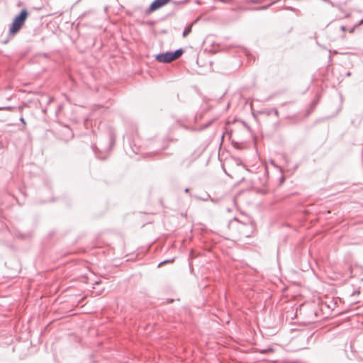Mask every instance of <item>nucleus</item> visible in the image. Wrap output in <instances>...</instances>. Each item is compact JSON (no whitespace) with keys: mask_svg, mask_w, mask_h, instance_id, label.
<instances>
[{"mask_svg":"<svg viewBox=\"0 0 363 363\" xmlns=\"http://www.w3.org/2000/svg\"><path fill=\"white\" fill-rule=\"evenodd\" d=\"M28 16V11L26 9H23L21 13L17 16H16V18L13 19L11 28H9L10 35H13L20 30V29L23 26Z\"/></svg>","mask_w":363,"mask_h":363,"instance_id":"1","label":"nucleus"},{"mask_svg":"<svg viewBox=\"0 0 363 363\" xmlns=\"http://www.w3.org/2000/svg\"><path fill=\"white\" fill-rule=\"evenodd\" d=\"M183 53L182 49H178L174 52H166L156 55L155 59L159 62L169 63L178 59Z\"/></svg>","mask_w":363,"mask_h":363,"instance_id":"2","label":"nucleus"},{"mask_svg":"<svg viewBox=\"0 0 363 363\" xmlns=\"http://www.w3.org/2000/svg\"><path fill=\"white\" fill-rule=\"evenodd\" d=\"M163 6L164 5L161 1L159 0H155L150 6L148 11L153 12Z\"/></svg>","mask_w":363,"mask_h":363,"instance_id":"3","label":"nucleus"},{"mask_svg":"<svg viewBox=\"0 0 363 363\" xmlns=\"http://www.w3.org/2000/svg\"><path fill=\"white\" fill-rule=\"evenodd\" d=\"M191 27H192V26L190 25L184 29L183 34H182L184 38H186L191 32Z\"/></svg>","mask_w":363,"mask_h":363,"instance_id":"4","label":"nucleus"},{"mask_svg":"<svg viewBox=\"0 0 363 363\" xmlns=\"http://www.w3.org/2000/svg\"><path fill=\"white\" fill-rule=\"evenodd\" d=\"M271 112H274V114H275L277 116H278V115H279V112H278V111H277L276 108H273V109L270 110V111L267 113V114H268V115H269V114L271 113Z\"/></svg>","mask_w":363,"mask_h":363,"instance_id":"5","label":"nucleus"},{"mask_svg":"<svg viewBox=\"0 0 363 363\" xmlns=\"http://www.w3.org/2000/svg\"><path fill=\"white\" fill-rule=\"evenodd\" d=\"M160 1H161L163 5H165L167 4L170 0H159Z\"/></svg>","mask_w":363,"mask_h":363,"instance_id":"6","label":"nucleus"},{"mask_svg":"<svg viewBox=\"0 0 363 363\" xmlns=\"http://www.w3.org/2000/svg\"><path fill=\"white\" fill-rule=\"evenodd\" d=\"M20 121H21V122L24 125L26 124V121H25L24 118H22V117L20 118Z\"/></svg>","mask_w":363,"mask_h":363,"instance_id":"7","label":"nucleus"},{"mask_svg":"<svg viewBox=\"0 0 363 363\" xmlns=\"http://www.w3.org/2000/svg\"><path fill=\"white\" fill-rule=\"evenodd\" d=\"M340 29H341V30H342V31H346V30H347V29H346V28H345V26H341V27H340Z\"/></svg>","mask_w":363,"mask_h":363,"instance_id":"8","label":"nucleus"},{"mask_svg":"<svg viewBox=\"0 0 363 363\" xmlns=\"http://www.w3.org/2000/svg\"><path fill=\"white\" fill-rule=\"evenodd\" d=\"M354 30V28H350V29H347V30L349 31L350 33H352Z\"/></svg>","mask_w":363,"mask_h":363,"instance_id":"9","label":"nucleus"},{"mask_svg":"<svg viewBox=\"0 0 363 363\" xmlns=\"http://www.w3.org/2000/svg\"><path fill=\"white\" fill-rule=\"evenodd\" d=\"M12 108V107L9 106V107H6L4 109H7V110H11ZM1 109H4L3 108H0V110Z\"/></svg>","mask_w":363,"mask_h":363,"instance_id":"10","label":"nucleus"},{"mask_svg":"<svg viewBox=\"0 0 363 363\" xmlns=\"http://www.w3.org/2000/svg\"><path fill=\"white\" fill-rule=\"evenodd\" d=\"M167 262V261H164V262H160V263L159 264V267H160V265H162L163 263Z\"/></svg>","mask_w":363,"mask_h":363,"instance_id":"11","label":"nucleus"},{"mask_svg":"<svg viewBox=\"0 0 363 363\" xmlns=\"http://www.w3.org/2000/svg\"><path fill=\"white\" fill-rule=\"evenodd\" d=\"M188 191H189V189H186L185 192H188Z\"/></svg>","mask_w":363,"mask_h":363,"instance_id":"12","label":"nucleus"},{"mask_svg":"<svg viewBox=\"0 0 363 363\" xmlns=\"http://www.w3.org/2000/svg\"><path fill=\"white\" fill-rule=\"evenodd\" d=\"M362 23H363V20L361 21L359 24H362Z\"/></svg>","mask_w":363,"mask_h":363,"instance_id":"13","label":"nucleus"}]
</instances>
